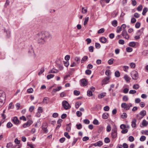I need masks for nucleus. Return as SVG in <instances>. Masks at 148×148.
<instances>
[{
  "mask_svg": "<svg viewBox=\"0 0 148 148\" xmlns=\"http://www.w3.org/2000/svg\"><path fill=\"white\" fill-rule=\"evenodd\" d=\"M136 120L135 118L133 119L132 121L131 126L133 128L135 127L136 126Z\"/></svg>",
  "mask_w": 148,
  "mask_h": 148,
  "instance_id": "nucleus-14",
  "label": "nucleus"
},
{
  "mask_svg": "<svg viewBox=\"0 0 148 148\" xmlns=\"http://www.w3.org/2000/svg\"><path fill=\"white\" fill-rule=\"evenodd\" d=\"M140 25V23L139 22H137L135 25V27L136 28H138Z\"/></svg>",
  "mask_w": 148,
  "mask_h": 148,
  "instance_id": "nucleus-53",
  "label": "nucleus"
},
{
  "mask_svg": "<svg viewBox=\"0 0 148 148\" xmlns=\"http://www.w3.org/2000/svg\"><path fill=\"white\" fill-rule=\"evenodd\" d=\"M139 86L138 84H134L133 85V88L134 89L137 90V89H138L139 88Z\"/></svg>",
  "mask_w": 148,
  "mask_h": 148,
  "instance_id": "nucleus-38",
  "label": "nucleus"
},
{
  "mask_svg": "<svg viewBox=\"0 0 148 148\" xmlns=\"http://www.w3.org/2000/svg\"><path fill=\"white\" fill-rule=\"evenodd\" d=\"M119 43L120 44L123 45L124 44V41L122 39L119 40Z\"/></svg>",
  "mask_w": 148,
  "mask_h": 148,
  "instance_id": "nucleus-61",
  "label": "nucleus"
},
{
  "mask_svg": "<svg viewBox=\"0 0 148 148\" xmlns=\"http://www.w3.org/2000/svg\"><path fill=\"white\" fill-rule=\"evenodd\" d=\"M93 123L94 125H98L99 124L98 121L96 119H94L93 121Z\"/></svg>",
  "mask_w": 148,
  "mask_h": 148,
  "instance_id": "nucleus-36",
  "label": "nucleus"
},
{
  "mask_svg": "<svg viewBox=\"0 0 148 148\" xmlns=\"http://www.w3.org/2000/svg\"><path fill=\"white\" fill-rule=\"evenodd\" d=\"M46 127H44V125H43L42 127V130L45 133H47L48 132V130L47 129V125H46Z\"/></svg>",
  "mask_w": 148,
  "mask_h": 148,
  "instance_id": "nucleus-20",
  "label": "nucleus"
},
{
  "mask_svg": "<svg viewBox=\"0 0 148 148\" xmlns=\"http://www.w3.org/2000/svg\"><path fill=\"white\" fill-rule=\"evenodd\" d=\"M110 78L108 77H107L103 79L102 81V85L108 83V80Z\"/></svg>",
  "mask_w": 148,
  "mask_h": 148,
  "instance_id": "nucleus-10",
  "label": "nucleus"
},
{
  "mask_svg": "<svg viewBox=\"0 0 148 148\" xmlns=\"http://www.w3.org/2000/svg\"><path fill=\"white\" fill-rule=\"evenodd\" d=\"M88 57L87 56H84L81 60V62L83 63L84 61L87 60L88 59Z\"/></svg>",
  "mask_w": 148,
  "mask_h": 148,
  "instance_id": "nucleus-41",
  "label": "nucleus"
},
{
  "mask_svg": "<svg viewBox=\"0 0 148 148\" xmlns=\"http://www.w3.org/2000/svg\"><path fill=\"white\" fill-rule=\"evenodd\" d=\"M64 136L68 139L70 138V136L69 135L68 133L67 132L64 133Z\"/></svg>",
  "mask_w": 148,
  "mask_h": 148,
  "instance_id": "nucleus-47",
  "label": "nucleus"
},
{
  "mask_svg": "<svg viewBox=\"0 0 148 148\" xmlns=\"http://www.w3.org/2000/svg\"><path fill=\"white\" fill-rule=\"evenodd\" d=\"M12 121L16 125H18L19 123V121L16 116L13 117L12 119Z\"/></svg>",
  "mask_w": 148,
  "mask_h": 148,
  "instance_id": "nucleus-9",
  "label": "nucleus"
},
{
  "mask_svg": "<svg viewBox=\"0 0 148 148\" xmlns=\"http://www.w3.org/2000/svg\"><path fill=\"white\" fill-rule=\"evenodd\" d=\"M36 37L39 43L43 44L47 40L51 38L52 35L49 32L45 31L37 34Z\"/></svg>",
  "mask_w": 148,
  "mask_h": 148,
  "instance_id": "nucleus-1",
  "label": "nucleus"
},
{
  "mask_svg": "<svg viewBox=\"0 0 148 148\" xmlns=\"http://www.w3.org/2000/svg\"><path fill=\"white\" fill-rule=\"evenodd\" d=\"M108 113L105 112L103 113L102 115V118L104 119H107L108 117Z\"/></svg>",
  "mask_w": 148,
  "mask_h": 148,
  "instance_id": "nucleus-18",
  "label": "nucleus"
},
{
  "mask_svg": "<svg viewBox=\"0 0 148 148\" xmlns=\"http://www.w3.org/2000/svg\"><path fill=\"white\" fill-rule=\"evenodd\" d=\"M136 93V91L135 90H130L129 93L130 94H133Z\"/></svg>",
  "mask_w": 148,
  "mask_h": 148,
  "instance_id": "nucleus-52",
  "label": "nucleus"
},
{
  "mask_svg": "<svg viewBox=\"0 0 148 148\" xmlns=\"http://www.w3.org/2000/svg\"><path fill=\"white\" fill-rule=\"evenodd\" d=\"M54 75L50 74L48 75L47 76V78L48 79H49L53 77H54Z\"/></svg>",
  "mask_w": 148,
  "mask_h": 148,
  "instance_id": "nucleus-27",
  "label": "nucleus"
},
{
  "mask_svg": "<svg viewBox=\"0 0 148 148\" xmlns=\"http://www.w3.org/2000/svg\"><path fill=\"white\" fill-rule=\"evenodd\" d=\"M33 89L31 88L27 90V92L29 93H31L33 92Z\"/></svg>",
  "mask_w": 148,
  "mask_h": 148,
  "instance_id": "nucleus-34",
  "label": "nucleus"
},
{
  "mask_svg": "<svg viewBox=\"0 0 148 148\" xmlns=\"http://www.w3.org/2000/svg\"><path fill=\"white\" fill-rule=\"evenodd\" d=\"M100 41L103 43H105L107 41V39L105 37H103L99 39Z\"/></svg>",
  "mask_w": 148,
  "mask_h": 148,
  "instance_id": "nucleus-15",
  "label": "nucleus"
},
{
  "mask_svg": "<svg viewBox=\"0 0 148 148\" xmlns=\"http://www.w3.org/2000/svg\"><path fill=\"white\" fill-rule=\"evenodd\" d=\"M12 145V143H9L7 144L6 147L7 148H11Z\"/></svg>",
  "mask_w": 148,
  "mask_h": 148,
  "instance_id": "nucleus-51",
  "label": "nucleus"
},
{
  "mask_svg": "<svg viewBox=\"0 0 148 148\" xmlns=\"http://www.w3.org/2000/svg\"><path fill=\"white\" fill-rule=\"evenodd\" d=\"M124 79H125V80L127 82H130V78L127 75H125L124 76Z\"/></svg>",
  "mask_w": 148,
  "mask_h": 148,
  "instance_id": "nucleus-16",
  "label": "nucleus"
},
{
  "mask_svg": "<svg viewBox=\"0 0 148 148\" xmlns=\"http://www.w3.org/2000/svg\"><path fill=\"white\" fill-rule=\"evenodd\" d=\"M146 137L144 136H142L140 138V140L141 141H143L145 140Z\"/></svg>",
  "mask_w": 148,
  "mask_h": 148,
  "instance_id": "nucleus-43",
  "label": "nucleus"
},
{
  "mask_svg": "<svg viewBox=\"0 0 148 148\" xmlns=\"http://www.w3.org/2000/svg\"><path fill=\"white\" fill-rule=\"evenodd\" d=\"M113 61L114 59L113 58H111L108 60V63L110 65L112 64L113 63Z\"/></svg>",
  "mask_w": 148,
  "mask_h": 148,
  "instance_id": "nucleus-45",
  "label": "nucleus"
},
{
  "mask_svg": "<svg viewBox=\"0 0 148 148\" xmlns=\"http://www.w3.org/2000/svg\"><path fill=\"white\" fill-rule=\"evenodd\" d=\"M117 22L116 20H114L112 22V25L114 27H116L117 26Z\"/></svg>",
  "mask_w": 148,
  "mask_h": 148,
  "instance_id": "nucleus-24",
  "label": "nucleus"
},
{
  "mask_svg": "<svg viewBox=\"0 0 148 148\" xmlns=\"http://www.w3.org/2000/svg\"><path fill=\"white\" fill-rule=\"evenodd\" d=\"M6 98L5 94L4 91L0 90V107L3 104Z\"/></svg>",
  "mask_w": 148,
  "mask_h": 148,
  "instance_id": "nucleus-2",
  "label": "nucleus"
},
{
  "mask_svg": "<svg viewBox=\"0 0 148 148\" xmlns=\"http://www.w3.org/2000/svg\"><path fill=\"white\" fill-rule=\"evenodd\" d=\"M121 118L123 119H124L126 118L127 117V115L126 113H123L121 115Z\"/></svg>",
  "mask_w": 148,
  "mask_h": 148,
  "instance_id": "nucleus-22",
  "label": "nucleus"
},
{
  "mask_svg": "<svg viewBox=\"0 0 148 148\" xmlns=\"http://www.w3.org/2000/svg\"><path fill=\"white\" fill-rule=\"evenodd\" d=\"M111 127L110 125H108L107 127L106 130L107 132H109L111 131Z\"/></svg>",
  "mask_w": 148,
  "mask_h": 148,
  "instance_id": "nucleus-58",
  "label": "nucleus"
},
{
  "mask_svg": "<svg viewBox=\"0 0 148 148\" xmlns=\"http://www.w3.org/2000/svg\"><path fill=\"white\" fill-rule=\"evenodd\" d=\"M49 99L47 97H45L43 100V102L47 104L48 103V101L49 100Z\"/></svg>",
  "mask_w": 148,
  "mask_h": 148,
  "instance_id": "nucleus-21",
  "label": "nucleus"
},
{
  "mask_svg": "<svg viewBox=\"0 0 148 148\" xmlns=\"http://www.w3.org/2000/svg\"><path fill=\"white\" fill-rule=\"evenodd\" d=\"M117 129L116 127H114L112 128L111 132V137L112 138H114L117 137Z\"/></svg>",
  "mask_w": 148,
  "mask_h": 148,
  "instance_id": "nucleus-3",
  "label": "nucleus"
},
{
  "mask_svg": "<svg viewBox=\"0 0 148 148\" xmlns=\"http://www.w3.org/2000/svg\"><path fill=\"white\" fill-rule=\"evenodd\" d=\"M62 103L63 107L65 110H66L71 108V106L66 101L64 100L63 101Z\"/></svg>",
  "mask_w": 148,
  "mask_h": 148,
  "instance_id": "nucleus-5",
  "label": "nucleus"
},
{
  "mask_svg": "<svg viewBox=\"0 0 148 148\" xmlns=\"http://www.w3.org/2000/svg\"><path fill=\"white\" fill-rule=\"evenodd\" d=\"M126 51L128 52H131L133 50L130 47H128L126 48Z\"/></svg>",
  "mask_w": 148,
  "mask_h": 148,
  "instance_id": "nucleus-40",
  "label": "nucleus"
},
{
  "mask_svg": "<svg viewBox=\"0 0 148 148\" xmlns=\"http://www.w3.org/2000/svg\"><path fill=\"white\" fill-rule=\"evenodd\" d=\"M75 60L78 63H79L80 61V58L79 57H76L75 58Z\"/></svg>",
  "mask_w": 148,
  "mask_h": 148,
  "instance_id": "nucleus-57",
  "label": "nucleus"
},
{
  "mask_svg": "<svg viewBox=\"0 0 148 148\" xmlns=\"http://www.w3.org/2000/svg\"><path fill=\"white\" fill-rule=\"evenodd\" d=\"M148 11V9L147 8H144L143 11L142 12V14L143 15H145V14Z\"/></svg>",
  "mask_w": 148,
  "mask_h": 148,
  "instance_id": "nucleus-23",
  "label": "nucleus"
},
{
  "mask_svg": "<svg viewBox=\"0 0 148 148\" xmlns=\"http://www.w3.org/2000/svg\"><path fill=\"white\" fill-rule=\"evenodd\" d=\"M76 114L78 116L80 117L82 115V113L79 111H77L76 112Z\"/></svg>",
  "mask_w": 148,
  "mask_h": 148,
  "instance_id": "nucleus-62",
  "label": "nucleus"
},
{
  "mask_svg": "<svg viewBox=\"0 0 148 148\" xmlns=\"http://www.w3.org/2000/svg\"><path fill=\"white\" fill-rule=\"evenodd\" d=\"M128 139L131 142H133L134 140V138L132 136H129Z\"/></svg>",
  "mask_w": 148,
  "mask_h": 148,
  "instance_id": "nucleus-48",
  "label": "nucleus"
},
{
  "mask_svg": "<svg viewBox=\"0 0 148 148\" xmlns=\"http://www.w3.org/2000/svg\"><path fill=\"white\" fill-rule=\"evenodd\" d=\"M45 70L44 68L42 67L41 68L40 70V72L38 73V75L41 74L42 73H43Z\"/></svg>",
  "mask_w": 148,
  "mask_h": 148,
  "instance_id": "nucleus-55",
  "label": "nucleus"
},
{
  "mask_svg": "<svg viewBox=\"0 0 148 148\" xmlns=\"http://www.w3.org/2000/svg\"><path fill=\"white\" fill-rule=\"evenodd\" d=\"M103 109L106 111H108L109 110V107L108 106H106L104 107Z\"/></svg>",
  "mask_w": 148,
  "mask_h": 148,
  "instance_id": "nucleus-59",
  "label": "nucleus"
},
{
  "mask_svg": "<svg viewBox=\"0 0 148 148\" xmlns=\"http://www.w3.org/2000/svg\"><path fill=\"white\" fill-rule=\"evenodd\" d=\"M148 124V122L145 120H143L142 122V125L143 126H146Z\"/></svg>",
  "mask_w": 148,
  "mask_h": 148,
  "instance_id": "nucleus-25",
  "label": "nucleus"
},
{
  "mask_svg": "<svg viewBox=\"0 0 148 148\" xmlns=\"http://www.w3.org/2000/svg\"><path fill=\"white\" fill-rule=\"evenodd\" d=\"M115 76L117 77H119L120 76V73L119 71H116L115 72Z\"/></svg>",
  "mask_w": 148,
  "mask_h": 148,
  "instance_id": "nucleus-30",
  "label": "nucleus"
},
{
  "mask_svg": "<svg viewBox=\"0 0 148 148\" xmlns=\"http://www.w3.org/2000/svg\"><path fill=\"white\" fill-rule=\"evenodd\" d=\"M121 35L124 38L126 39H128L129 38V36L126 30H124L123 31Z\"/></svg>",
  "mask_w": 148,
  "mask_h": 148,
  "instance_id": "nucleus-7",
  "label": "nucleus"
},
{
  "mask_svg": "<svg viewBox=\"0 0 148 148\" xmlns=\"http://www.w3.org/2000/svg\"><path fill=\"white\" fill-rule=\"evenodd\" d=\"M82 103L81 102H77L76 103L75 107L77 108H78L81 105Z\"/></svg>",
  "mask_w": 148,
  "mask_h": 148,
  "instance_id": "nucleus-50",
  "label": "nucleus"
},
{
  "mask_svg": "<svg viewBox=\"0 0 148 148\" xmlns=\"http://www.w3.org/2000/svg\"><path fill=\"white\" fill-rule=\"evenodd\" d=\"M89 20V17H87L85 18L84 21V25H86L87 24V22Z\"/></svg>",
  "mask_w": 148,
  "mask_h": 148,
  "instance_id": "nucleus-37",
  "label": "nucleus"
},
{
  "mask_svg": "<svg viewBox=\"0 0 148 148\" xmlns=\"http://www.w3.org/2000/svg\"><path fill=\"white\" fill-rule=\"evenodd\" d=\"M140 116L143 117L146 114V112L145 110H143L141 111L139 113Z\"/></svg>",
  "mask_w": 148,
  "mask_h": 148,
  "instance_id": "nucleus-19",
  "label": "nucleus"
},
{
  "mask_svg": "<svg viewBox=\"0 0 148 148\" xmlns=\"http://www.w3.org/2000/svg\"><path fill=\"white\" fill-rule=\"evenodd\" d=\"M85 73L86 74L90 75L91 73V71L89 69H87Z\"/></svg>",
  "mask_w": 148,
  "mask_h": 148,
  "instance_id": "nucleus-54",
  "label": "nucleus"
},
{
  "mask_svg": "<svg viewBox=\"0 0 148 148\" xmlns=\"http://www.w3.org/2000/svg\"><path fill=\"white\" fill-rule=\"evenodd\" d=\"M87 95L89 97L92 96V92L91 90H88L87 92Z\"/></svg>",
  "mask_w": 148,
  "mask_h": 148,
  "instance_id": "nucleus-32",
  "label": "nucleus"
},
{
  "mask_svg": "<svg viewBox=\"0 0 148 148\" xmlns=\"http://www.w3.org/2000/svg\"><path fill=\"white\" fill-rule=\"evenodd\" d=\"M14 107V105H13L12 102H11L9 104L8 107V109H13Z\"/></svg>",
  "mask_w": 148,
  "mask_h": 148,
  "instance_id": "nucleus-26",
  "label": "nucleus"
},
{
  "mask_svg": "<svg viewBox=\"0 0 148 148\" xmlns=\"http://www.w3.org/2000/svg\"><path fill=\"white\" fill-rule=\"evenodd\" d=\"M81 85L83 86H86L87 84V81L85 79H82L80 80Z\"/></svg>",
  "mask_w": 148,
  "mask_h": 148,
  "instance_id": "nucleus-11",
  "label": "nucleus"
},
{
  "mask_svg": "<svg viewBox=\"0 0 148 148\" xmlns=\"http://www.w3.org/2000/svg\"><path fill=\"white\" fill-rule=\"evenodd\" d=\"M106 93L105 92H103L101 93L100 94H99L98 95V98L99 99H101L103 97H105L106 96Z\"/></svg>",
  "mask_w": 148,
  "mask_h": 148,
  "instance_id": "nucleus-17",
  "label": "nucleus"
},
{
  "mask_svg": "<svg viewBox=\"0 0 148 148\" xmlns=\"http://www.w3.org/2000/svg\"><path fill=\"white\" fill-rule=\"evenodd\" d=\"M14 142L16 144H19L20 143V141L18 140L17 138H16L14 140Z\"/></svg>",
  "mask_w": 148,
  "mask_h": 148,
  "instance_id": "nucleus-64",
  "label": "nucleus"
},
{
  "mask_svg": "<svg viewBox=\"0 0 148 148\" xmlns=\"http://www.w3.org/2000/svg\"><path fill=\"white\" fill-rule=\"evenodd\" d=\"M77 128L78 130H80L82 128V126L81 124L79 123V124H77L76 125Z\"/></svg>",
  "mask_w": 148,
  "mask_h": 148,
  "instance_id": "nucleus-35",
  "label": "nucleus"
},
{
  "mask_svg": "<svg viewBox=\"0 0 148 148\" xmlns=\"http://www.w3.org/2000/svg\"><path fill=\"white\" fill-rule=\"evenodd\" d=\"M95 47L96 48H99L100 47L101 45L99 43L97 42L95 43Z\"/></svg>",
  "mask_w": 148,
  "mask_h": 148,
  "instance_id": "nucleus-56",
  "label": "nucleus"
},
{
  "mask_svg": "<svg viewBox=\"0 0 148 148\" xmlns=\"http://www.w3.org/2000/svg\"><path fill=\"white\" fill-rule=\"evenodd\" d=\"M83 122L86 124H88L90 123V121L88 119H86L84 120Z\"/></svg>",
  "mask_w": 148,
  "mask_h": 148,
  "instance_id": "nucleus-60",
  "label": "nucleus"
},
{
  "mask_svg": "<svg viewBox=\"0 0 148 148\" xmlns=\"http://www.w3.org/2000/svg\"><path fill=\"white\" fill-rule=\"evenodd\" d=\"M80 92L79 91L77 90H75L74 91V94L76 96L79 95L80 94Z\"/></svg>",
  "mask_w": 148,
  "mask_h": 148,
  "instance_id": "nucleus-39",
  "label": "nucleus"
},
{
  "mask_svg": "<svg viewBox=\"0 0 148 148\" xmlns=\"http://www.w3.org/2000/svg\"><path fill=\"white\" fill-rule=\"evenodd\" d=\"M121 107L122 108L127 110L130 109V107H132V105L130 103L127 104L125 103H123L121 104Z\"/></svg>",
  "mask_w": 148,
  "mask_h": 148,
  "instance_id": "nucleus-4",
  "label": "nucleus"
},
{
  "mask_svg": "<svg viewBox=\"0 0 148 148\" xmlns=\"http://www.w3.org/2000/svg\"><path fill=\"white\" fill-rule=\"evenodd\" d=\"M123 70L126 72H128V70L129 69V67L127 66H123Z\"/></svg>",
  "mask_w": 148,
  "mask_h": 148,
  "instance_id": "nucleus-29",
  "label": "nucleus"
},
{
  "mask_svg": "<svg viewBox=\"0 0 148 148\" xmlns=\"http://www.w3.org/2000/svg\"><path fill=\"white\" fill-rule=\"evenodd\" d=\"M103 145L102 142L101 141H99L93 144V145L95 147H100Z\"/></svg>",
  "mask_w": 148,
  "mask_h": 148,
  "instance_id": "nucleus-13",
  "label": "nucleus"
},
{
  "mask_svg": "<svg viewBox=\"0 0 148 148\" xmlns=\"http://www.w3.org/2000/svg\"><path fill=\"white\" fill-rule=\"evenodd\" d=\"M128 97L126 96H124L123 98V100L124 101H127L128 100Z\"/></svg>",
  "mask_w": 148,
  "mask_h": 148,
  "instance_id": "nucleus-31",
  "label": "nucleus"
},
{
  "mask_svg": "<svg viewBox=\"0 0 148 148\" xmlns=\"http://www.w3.org/2000/svg\"><path fill=\"white\" fill-rule=\"evenodd\" d=\"M33 121L30 120H28L27 122L23 125V127L24 128H26L29 127L33 123Z\"/></svg>",
  "mask_w": 148,
  "mask_h": 148,
  "instance_id": "nucleus-8",
  "label": "nucleus"
},
{
  "mask_svg": "<svg viewBox=\"0 0 148 148\" xmlns=\"http://www.w3.org/2000/svg\"><path fill=\"white\" fill-rule=\"evenodd\" d=\"M104 142L106 143H108L110 142V140L108 137L104 139Z\"/></svg>",
  "mask_w": 148,
  "mask_h": 148,
  "instance_id": "nucleus-46",
  "label": "nucleus"
},
{
  "mask_svg": "<svg viewBox=\"0 0 148 148\" xmlns=\"http://www.w3.org/2000/svg\"><path fill=\"white\" fill-rule=\"evenodd\" d=\"M43 112V110L41 107H39L38 110V112L40 113H42Z\"/></svg>",
  "mask_w": 148,
  "mask_h": 148,
  "instance_id": "nucleus-63",
  "label": "nucleus"
},
{
  "mask_svg": "<svg viewBox=\"0 0 148 148\" xmlns=\"http://www.w3.org/2000/svg\"><path fill=\"white\" fill-rule=\"evenodd\" d=\"M141 133L143 134H145L148 135V130H143L141 132Z\"/></svg>",
  "mask_w": 148,
  "mask_h": 148,
  "instance_id": "nucleus-42",
  "label": "nucleus"
},
{
  "mask_svg": "<svg viewBox=\"0 0 148 148\" xmlns=\"http://www.w3.org/2000/svg\"><path fill=\"white\" fill-rule=\"evenodd\" d=\"M105 31V30L104 28H101L99 30L98 32L97 33L98 34H101L104 32Z\"/></svg>",
  "mask_w": 148,
  "mask_h": 148,
  "instance_id": "nucleus-33",
  "label": "nucleus"
},
{
  "mask_svg": "<svg viewBox=\"0 0 148 148\" xmlns=\"http://www.w3.org/2000/svg\"><path fill=\"white\" fill-rule=\"evenodd\" d=\"M62 88V87L61 86H58L57 88H55L53 89L52 90V93L53 95H54L56 91H60Z\"/></svg>",
  "mask_w": 148,
  "mask_h": 148,
  "instance_id": "nucleus-12",
  "label": "nucleus"
},
{
  "mask_svg": "<svg viewBox=\"0 0 148 148\" xmlns=\"http://www.w3.org/2000/svg\"><path fill=\"white\" fill-rule=\"evenodd\" d=\"M131 75L133 79L136 80L138 78V73L136 71H132V73Z\"/></svg>",
  "mask_w": 148,
  "mask_h": 148,
  "instance_id": "nucleus-6",
  "label": "nucleus"
},
{
  "mask_svg": "<svg viewBox=\"0 0 148 148\" xmlns=\"http://www.w3.org/2000/svg\"><path fill=\"white\" fill-rule=\"evenodd\" d=\"M136 45L135 42H131L129 43V45L131 47H134Z\"/></svg>",
  "mask_w": 148,
  "mask_h": 148,
  "instance_id": "nucleus-28",
  "label": "nucleus"
},
{
  "mask_svg": "<svg viewBox=\"0 0 148 148\" xmlns=\"http://www.w3.org/2000/svg\"><path fill=\"white\" fill-rule=\"evenodd\" d=\"M12 124L10 122H8L7 124V127L8 128H10L12 127Z\"/></svg>",
  "mask_w": 148,
  "mask_h": 148,
  "instance_id": "nucleus-44",
  "label": "nucleus"
},
{
  "mask_svg": "<svg viewBox=\"0 0 148 148\" xmlns=\"http://www.w3.org/2000/svg\"><path fill=\"white\" fill-rule=\"evenodd\" d=\"M129 65L132 68H134L135 67V64L133 62H132L130 63Z\"/></svg>",
  "mask_w": 148,
  "mask_h": 148,
  "instance_id": "nucleus-49",
  "label": "nucleus"
}]
</instances>
